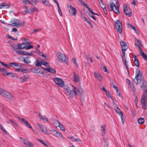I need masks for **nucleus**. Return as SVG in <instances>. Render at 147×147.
I'll list each match as a JSON object with an SVG mask.
<instances>
[{
    "label": "nucleus",
    "mask_w": 147,
    "mask_h": 147,
    "mask_svg": "<svg viewBox=\"0 0 147 147\" xmlns=\"http://www.w3.org/2000/svg\"><path fill=\"white\" fill-rule=\"evenodd\" d=\"M42 64L45 67H47V68L50 66L49 64L46 61L43 62L42 63Z\"/></svg>",
    "instance_id": "nucleus-53"
},
{
    "label": "nucleus",
    "mask_w": 147,
    "mask_h": 147,
    "mask_svg": "<svg viewBox=\"0 0 147 147\" xmlns=\"http://www.w3.org/2000/svg\"><path fill=\"white\" fill-rule=\"evenodd\" d=\"M34 69V72L35 73H37L38 76L42 77H45L44 73V72H41L40 71H38V70L35 69Z\"/></svg>",
    "instance_id": "nucleus-26"
},
{
    "label": "nucleus",
    "mask_w": 147,
    "mask_h": 147,
    "mask_svg": "<svg viewBox=\"0 0 147 147\" xmlns=\"http://www.w3.org/2000/svg\"><path fill=\"white\" fill-rule=\"evenodd\" d=\"M56 5L57 6L58 11V13H59V14L60 15L61 17H62L63 16V15L62 13L61 10L59 7V3H58V4H57Z\"/></svg>",
    "instance_id": "nucleus-35"
},
{
    "label": "nucleus",
    "mask_w": 147,
    "mask_h": 147,
    "mask_svg": "<svg viewBox=\"0 0 147 147\" xmlns=\"http://www.w3.org/2000/svg\"><path fill=\"white\" fill-rule=\"evenodd\" d=\"M141 104L142 108L144 110L146 109L147 108V100L145 99H141Z\"/></svg>",
    "instance_id": "nucleus-16"
},
{
    "label": "nucleus",
    "mask_w": 147,
    "mask_h": 147,
    "mask_svg": "<svg viewBox=\"0 0 147 147\" xmlns=\"http://www.w3.org/2000/svg\"><path fill=\"white\" fill-rule=\"evenodd\" d=\"M37 125L39 127L40 130L42 132L45 134H48L47 133V130L44 125L38 123H37Z\"/></svg>",
    "instance_id": "nucleus-14"
},
{
    "label": "nucleus",
    "mask_w": 147,
    "mask_h": 147,
    "mask_svg": "<svg viewBox=\"0 0 147 147\" xmlns=\"http://www.w3.org/2000/svg\"><path fill=\"white\" fill-rule=\"evenodd\" d=\"M19 82L20 83H22L24 82H26L28 79L29 78L28 76H25L19 78Z\"/></svg>",
    "instance_id": "nucleus-20"
},
{
    "label": "nucleus",
    "mask_w": 147,
    "mask_h": 147,
    "mask_svg": "<svg viewBox=\"0 0 147 147\" xmlns=\"http://www.w3.org/2000/svg\"><path fill=\"white\" fill-rule=\"evenodd\" d=\"M42 68L46 73L49 72L52 74H55L56 73V70L55 69L50 67V66L47 68H43L42 67Z\"/></svg>",
    "instance_id": "nucleus-15"
},
{
    "label": "nucleus",
    "mask_w": 147,
    "mask_h": 147,
    "mask_svg": "<svg viewBox=\"0 0 147 147\" xmlns=\"http://www.w3.org/2000/svg\"><path fill=\"white\" fill-rule=\"evenodd\" d=\"M22 61L24 62L26 64H29L31 63L30 60V57H26L23 58V60H22Z\"/></svg>",
    "instance_id": "nucleus-24"
},
{
    "label": "nucleus",
    "mask_w": 147,
    "mask_h": 147,
    "mask_svg": "<svg viewBox=\"0 0 147 147\" xmlns=\"http://www.w3.org/2000/svg\"><path fill=\"white\" fill-rule=\"evenodd\" d=\"M31 5L34 6L38 2V0H31Z\"/></svg>",
    "instance_id": "nucleus-37"
},
{
    "label": "nucleus",
    "mask_w": 147,
    "mask_h": 147,
    "mask_svg": "<svg viewBox=\"0 0 147 147\" xmlns=\"http://www.w3.org/2000/svg\"><path fill=\"white\" fill-rule=\"evenodd\" d=\"M146 98H147V93H143L141 99H145Z\"/></svg>",
    "instance_id": "nucleus-52"
},
{
    "label": "nucleus",
    "mask_w": 147,
    "mask_h": 147,
    "mask_svg": "<svg viewBox=\"0 0 147 147\" xmlns=\"http://www.w3.org/2000/svg\"><path fill=\"white\" fill-rule=\"evenodd\" d=\"M5 7L7 8H9V6L5 3H2L0 4V9H1L3 8V7Z\"/></svg>",
    "instance_id": "nucleus-38"
},
{
    "label": "nucleus",
    "mask_w": 147,
    "mask_h": 147,
    "mask_svg": "<svg viewBox=\"0 0 147 147\" xmlns=\"http://www.w3.org/2000/svg\"><path fill=\"white\" fill-rule=\"evenodd\" d=\"M26 9L27 11V12L29 13H31V12H32V11L31 9H28L27 7H26Z\"/></svg>",
    "instance_id": "nucleus-60"
},
{
    "label": "nucleus",
    "mask_w": 147,
    "mask_h": 147,
    "mask_svg": "<svg viewBox=\"0 0 147 147\" xmlns=\"http://www.w3.org/2000/svg\"><path fill=\"white\" fill-rule=\"evenodd\" d=\"M121 118V120L122 123L123 124L124 123V118L123 117V115H122V116H120Z\"/></svg>",
    "instance_id": "nucleus-62"
},
{
    "label": "nucleus",
    "mask_w": 147,
    "mask_h": 147,
    "mask_svg": "<svg viewBox=\"0 0 147 147\" xmlns=\"http://www.w3.org/2000/svg\"><path fill=\"white\" fill-rule=\"evenodd\" d=\"M0 63H1L3 66H4L5 67H6L7 68H9L10 67V65H9V64L8 65H7V64H5L4 63H3L1 62H0Z\"/></svg>",
    "instance_id": "nucleus-50"
},
{
    "label": "nucleus",
    "mask_w": 147,
    "mask_h": 147,
    "mask_svg": "<svg viewBox=\"0 0 147 147\" xmlns=\"http://www.w3.org/2000/svg\"><path fill=\"white\" fill-rule=\"evenodd\" d=\"M26 70V69L20 68H16L15 69V71H16L18 72H23L24 71H25Z\"/></svg>",
    "instance_id": "nucleus-43"
},
{
    "label": "nucleus",
    "mask_w": 147,
    "mask_h": 147,
    "mask_svg": "<svg viewBox=\"0 0 147 147\" xmlns=\"http://www.w3.org/2000/svg\"><path fill=\"white\" fill-rule=\"evenodd\" d=\"M140 75H141L139 69H137L136 70V76H138Z\"/></svg>",
    "instance_id": "nucleus-45"
},
{
    "label": "nucleus",
    "mask_w": 147,
    "mask_h": 147,
    "mask_svg": "<svg viewBox=\"0 0 147 147\" xmlns=\"http://www.w3.org/2000/svg\"><path fill=\"white\" fill-rule=\"evenodd\" d=\"M20 139L21 141L23 142L24 144L30 147H34V145L33 144L28 140L26 139L20 137Z\"/></svg>",
    "instance_id": "nucleus-12"
},
{
    "label": "nucleus",
    "mask_w": 147,
    "mask_h": 147,
    "mask_svg": "<svg viewBox=\"0 0 147 147\" xmlns=\"http://www.w3.org/2000/svg\"><path fill=\"white\" fill-rule=\"evenodd\" d=\"M110 6L111 11H114L117 14L119 13V5H116L113 2H110Z\"/></svg>",
    "instance_id": "nucleus-8"
},
{
    "label": "nucleus",
    "mask_w": 147,
    "mask_h": 147,
    "mask_svg": "<svg viewBox=\"0 0 147 147\" xmlns=\"http://www.w3.org/2000/svg\"><path fill=\"white\" fill-rule=\"evenodd\" d=\"M135 40L136 42H137L140 45L142 46L141 43L140 41L138 39L136 38H135Z\"/></svg>",
    "instance_id": "nucleus-61"
},
{
    "label": "nucleus",
    "mask_w": 147,
    "mask_h": 147,
    "mask_svg": "<svg viewBox=\"0 0 147 147\" xmlns=\"http://www.w3.org/2000/svg\"><path fill=\"white\" fill-rule=\"evenodd\" d=\"M0 94L6 98L11 100H13L14 99V96L10 93L0 88Z\"/></svg>",
    "instance_id": "nucleus-6"
},
{
    "label": "nucleus",
    "mask_w": 147,
    "mask_h": 147,
    "mask_svg": "<svg viewBox=\"0 0 147 147\" xmlns=\"http://www.w3.org/2000/svg\"><path fill=\"white\" fill-rule=\"evenodd\" d=\"M9 25L12 26L19 28L21 26L22 23L19 20L15 19L12 22H11V24H10Z\"/></svg>",
    "instance_id": "nucleus-9"
},
{
    "label": "nucleus",
    "mask_w": 147,
    "mask_h": 147,
    "mask_svg": "<svg viewBox=\"0 0 147 147\" xmlns=\"http://www.w3.org/2000/svg\"><path fill=\"white\" fill-rule=\"evenodd\" d=\"M106 126L105 124L101 125L100 128V133L102 136H104L106 133Z\"/></svg>",
    "instance_id": "nucleus-19"
},
{
    "label": "nucleus",
    "mask_w": 147,
    "mask_h": 147,
    "mask_svg": "<svg viewBox=\"0 0 147 147\" xmlns=\"http://www.w3.org/2000/svg\"><path fill=\"white\" fill-rule=\"evenodd\" d=\"M22 40H24V42H22V43L24 45H29V44L31 43V42L29 40L28 38H23Z\"/></svg>",
    "instance_id": "nucleus-27"
},
{
    "label": "nucleus",
    "mask_w": 147,
    "mask_h": 147,
    "mask_svg": "<svg viewBox=\"0 0 147 147\" xmlns=\"http://www.w3.org/2000/svg\"><path fill=\"white\" fill-rule=\"evenodd\" d=\"M11 74V75H10V76L11 77H12V78H13V77H15V76L14 75V74H13L12 73H6V75L5 76H6L7 75H9V74Z\"/></svg>",
    "instance_id": "nucleus-55"
},
{
    "label": "nucleus",
    "mask_w": 147,
    "mask_h": 147,
    "mask_svg": "<svg viewBox=\"0 0 147 147\" xmlns=\"http://www.w3.org/2000/svg\"><path fill=\"white\" fill-rule=\"evenodd\" d=\"M57 56L59 61L62 63H65L66 64H68V58L65 55L63 54L60 52L57 53Z\"/></svg>",
    "instance_id": "nucleus-3"
},
{
    "label": "nucleus",
    "mask_w": 147,
    "mask_h": 147,
    "mask_svg": "<svg viewBox=\"0 0 147 147\" xmlns=\"http://www.w3.org/2000/svg\"><path fill=\"white\" fill-rule=\"evenodd\" d=\"M102 69L103 71H104L108 72H109L107 70V69L106 67L105 66H104L102 67Z\"/></svg>",
    "instance_id": "nucleus-59"
},
{
    "label": "nucleus",
    "mask_w": 147,
    "mask_h": 147,
    "mask_svg": "<svg viewBox=\"0 0 147 147\" xmlns=\"http://www.w3.org/2000/svg\"><path fill=\"white\" fill-rule=\"evenodd\" d=\"M115 26L116 30L118 33L120 34L122 33V25L121 21L117 20L115 22Z\"/></svg>",
    "instance_id": "nucleus-7"
},
{
    "label": "nucleus",
    "mask_w": 147,
    "mask_h": 147,
    "mask_svg": "<svg viewBox=\"0 0 147 147\" xmlns=\"http://www.w3.org/2000/svg\"><path fill=\"white\" fill-rule=\"evenodd\" d=\"M23 43H22L21 44L18 43L17 45H14L13 43L10 44V46L11 47L14 51V49L13 47H16L17 48H19V49H25V50H28L33 48V46L31 45H29L28 46H23Z\"/></svg>",
    "instance_id": "nucleus-4"
},
{
    "label": "nucleus",
    "mask_w": 147,
    "mask_h": 147,
    "mask_svg": "<svg viewBox=\"0 0 147 147\" xmlns=\"http://www.w3.org/2000/svg\"><path fill=\"white\" fill-rule=\"evenodd\" d=\"M120 43L122 48V51L123 54V55L122 56V61L123 63L126 66L127 71L129 73V66L128 62L125 59H124V57L125 56V52L128 48V46L127 45L126 43L123 40H121Z\"/></svg>",
    "instance_id": "nucleus-2"
},
{
    "label": "nucleus",
    "mask_w": 147,
    "mask_h": 147,
    "mask_svg": "<svg viewBox=\"0 0 147 147\" xmlns=\"http://www.w3.org/2000/svg\"><path fill=\"white\" fill-rule=\"evenodd\" d=\"M57 131L55 130H54L52 131L51 134L54 136H56Z\"/></svg>",
    "instance_id": "nucleus-63"
},
{
    "label": "nucleus",
    "mask_w": 147,
    "mask_h": 147,
    "mask_svg": "<svg viewBox=\"0 0 147 147\" xmlns=\"http://www.w3.org/2000/svg\"><path fill=\"white\" fill-rule=\"evenodd\" d=\"M9 65L11 66L12 67H18L19 66V64L18 63H9ZM23 66L22 65H20V66L22 67Z\"/></svg>",
    "instance_id": "nucleus-28"
},
{
    "label": "nucleus",
    "mask_w": 147,
    "mask_h": 147,
    "mask_svg": "<svg viewBox=\"0 0 147 147\" xmlns=\"http://www.w3.org/2000/svg\"><path fill=\"white\" fill-rule=\"evenodd\" d=\"M114 110L117 113L119 116H122V115H123L121 112L120 111V110L118 107H117Z\"/></svg>",
    "instance_id": "nucleus-34"
},
{
    "label": "nucleus",
    "mask_w": 147,
    "mask_h": 147,
    "mask_svg": "<svg viewBox=\"0 0 147 147\" xmlns=\"http://www.w3.org/2000/svg\"><path fill=\"white\" fill-rule=\"evenodd\" d=\"M32 12H38L39 11L38 9L36 7H33L31 8Z\"/></svg>",
    "instance_id": "nucleus-46"
},
{
    "label": "nucleus",
    "mask_w": 147,
    "mask_h": 147,
    "mask_svg": "<svg viewBox=\"0 0 147 147\" xmlns=\"http://www.w3.org/2000/svg\"><path fill=\"white\" fill-rule=\"evenodd\" d=\"M72 59H73V62L74 63V64L76 66H78V64L76 62V59L75 58H73Z\"/></svg>",
    "instance_id": "nucleus-56"
},
{
    "label": "nucleus",
    "mask_w": 147,
    "mask_h": 147,
    "mask_svg": "<svg viewBox=\"0 0 147 147\" xmlns=\"http://www.w3.org/2000/svg\"><path fill=\"white\" fill-rule=\"evenodd\" d=\"M0 71L3 73V75L5 76L7 70L3 68H0Z\"/></svg>",
    "instance_id": "nucleus-39"
},
{
    "label": "nucleus",
    "mask_w": 147,
    "mask_h": 147,
    "mask_svg": "<svg viewBox=\"0 0 147 147\" xmlns=\"http://www.w3.org/2000/svg\"><path fill=\"white\" fill-rule=\"evenodd\" d=\"M94 75L96 79L98 81H102V76L97 72L95 71L94 72Z\"/></svg>",
    "instance_id": "nucleus-21"
},
{
    "label": "nucleus",
    "mask_w": 147,
    "mask_h": 147,
    "mask_svg": "<svg viewBox=\"0 0 147 147\" xmlns=\"http://www.w3.org/2000/svg\"><path fill=\"white\" fill-rule=\"evenodd\" d=\"M74 81L75 82H79L80 81V79L79 77L76 74H74Z\"/></svg>",
    "instance_id": "nucleus-36"
},
{
    "label": "nucleus",
    "mask_w": 147,
    "mask_h": 147,
    "mask_svg": "<svg viewBox=\"0 0 147 147\" xmlns=\"http://www.w3.org/2000/svg\"><path fill=\"white\" fill-rule=\"evenodd\" d=\"M18 119H20L21 121L24 123L26 127L30 128L32 129V127L27 120H26L23 118L19 117Z\"/></svg>",
    "instance_id": "nucleus-18"
},
{
    "label": "nucleus",
    "mask_w": 147,
    "mask_h": 147,
    "mask_svg": "<svg viewBox=\"0 0 147 147\" xmlns=\"http://www.w3.org/2000/svg\"><path fill=\"white\" fill-rule=\"evenodd\" d=\"M38 115L40 117V119L43 120L44 121H48V120L45 116L42 115L39 113H38Z\"/></svg>",
    "instance_id": "nucleus-31"
},
{
    "label": "nucleus",
    "mask_w": 147,
    "mask_h": 147,
    "mask_svg": "<svg viewBox=\"0 0 147 147\" xmlns=\"http://www.w3.org/2000/svg\"><path fill=\"white\" fill-rule=\"evenodd\" d=\"M41 2L48 7L50 6V4L49 2L47 0H40Z\"/></svg>",
    "instance_id": "nucleus-30"
},
{
    "label": "nucleus",
    "mask_w": 147,
    "mask_h": 147,
    "mask_svg": "<svg viewBox=\"0 0 147 147\" xmlns=\"http://www.w3.org/2000/svg\"><path fill=\"white\" fill-rule=\"evenodd\" d=\"M128 27L129 28H131L132 29H133L134 31L136 30V28L133 26L131 24H127Z\"/></svg>",
    "instance_id": "nucleus-44"
},
{
    "label": "nucleus",
    "mask_w": 147,
    "mask_h": 147,
    "mask_svg": "<svg viewBox=\"0 0 147 147\" xmlns=\"http://www.w3.org/2000/svg\"><path fill=\"white\" fill-rule=\"evenodd\" d=\"M142 78L141 75L136 76L135 78L134 79L133 81L134 83L137 84H139L140 82L141 79Z\"/></svg>",
    "instance_id": "nucleus-22"
},
{
    "label": "nucleus",
    "mask_w": 147,
    "mask_h": 147,
    "mask_svg": "<svg viewBox=\"0 0 147 147\" xmlns=\"http://www.w3.org/2000/svg\"><path fill=\"white\" fill-rule=\"evenodd\" d=\"M58 126H59V127L60 128L61 130L63 131H65V128L61 123L59 124Z\"/></svg>",
    "instance_id": "nucleus-42"
},
{
    "label": "nucleus",
    "mask_w": 147,
    "mask_h": 147,
    "mask_svg": "<svg viewBox=\"0 0 147 147\" xmlns=\"http://www.w3.org/2000/svg\"><path fill=\"white\" fill-rule=\"evenodd\" d=\"M105 94H106V95H107V96H108V97L111 98V99L113 101V102H114V100L111 97V96L110 95L109 92L107 90H105Z\"/></svg>",
    "instance_id": "nucleus-41"
},
{
    "label": "nucleus",
    "mask_w": 147,
    "mask_h": 147,
    "mask_svg": "<svg viewBox=\"0 0 147 147\" xmlns=\"http://www.w3.org/2000/svg\"><path fill=\"white\" fill-rule=\"evenodd\" d=\"M0 129L3 132H4L5 134H7V132L5 129L2 126L0 127Z\"/></svg>",
    "instance_id": "nucleus-57"
},
{
    "label": "nucleus",
    "mask_w": 147,
    "mask_h": 147,
    "mask_svg": "<svg viewBox=\"0 0 147 147\" xmlns=\"http://www.w3.org/2000/svg\"><path fill=\"white\" fill-rule=\"evenodd\" d=\"M69 12L70 14L73 16H75L77 14V11L75 8L70 6Z\"/></svg>",
    "instance_id": "nucleus-17"
},
{
    "label": "nucleus",
    "mask_w": 147,
    "mask_h": 147,
    "mask_svg": "<svg viewBox=\"0 0 147 147\" xmlns=\"http://www.w3.org/2000/svg\"><path fill=\"white\" fill-rule=\"evenodd\" d=\"M23 2L26 4L31 5V1L29 0H23Z\"/></svg>",
    "instance_id": "nucleus-47"
},
{
    "label": "nucleus",
    "mask_w": 147,
    "mask_h": 147,
    "mask_svg": "<svg viewBox=\"0 0 147 147\" xmlns=\"http://www.w3.org/2000/svg\"><path fill=\"white\" fill-rule=\"evenodd\" d=\"M138 121L139 124H142L144 122V119L143 118L140 117L138 119Z\"/></svg>",
    "instance_id": "nucleus-33"
},
{
    "label": "nucleus",
    "mask_w": 147,
    "mask_h": 147,
    "mask_svg": "<svg viewBox=\"0 0 147 147\" xmlns=\"http://www.w3.org/2000/svg\"><path fill=\"white\" fill-rule=\"evenodd\" d=\"M0 94L6 98L11 100H13L14 99V96L10 93L0 88Z\"/></svg>",
    "instance_id": "nucleus-5"
},
{
    "label": "nucleus",
    "mask_w": 147,
    "mask_h": 147,
    "mask_svg": "<svg viewBox=\"0 0 147 147\" xmlns=\"http://www.w3.org/2000/svg\"><path fill=\"white\" fill-rule=\"evenodd\" d=\"M56 136L60 138L62 140H64L65 138L61 133L57 131Z\"/></svg>",
    "instance_id": "nucleus-32"
},
{
    "label": "nucleus",
    "mask_w": 147,
    "mask_h": 147,
    "mask_svg": "<svg viewBox=\"0 0 147 147\" xmlns=\"http://www.w3.org/2000/svg\"><path fill=\"white\" fill-rule=\"evenodd\" d=\"M37 140L41 142L44 145L46 146L47 147L50 146L49 143L47 141H44L39 139H37Z\"/></svg>",
    "instance_id": "nucleus-25"
},
{
    "label": "nucleus",
    "mask_w": 147,
    "mask_h": 147,
    "mask_svg": "<svg viewBox=\"0 0 147 147\" xmlns=\"http://www.w3.org/2000/svg\"><path fill=\"white\" fill-rule=\"evenodd\" d=\"M53 81L59 87H63L64 83L61 79L57 78H53Z\"/></svg>",
    "instance_id": "nucleus-10"
},
{
    "label": "nucleus",
    "mask_w": 147,
    "mask_h": 147,
    "mask_svg": "<svg viewBox=\"0 0 147 147\" xmlns=\"http://www.w3.org/2000/svg\"><path fill=\"white\" fill-rule=\"evenodd\" d=\"M67 138L74 141H75V140L76 139V138L74 136L68 137Z\"/></svg>",
    "instance_id": "nucleus-51"
},
{
    "label": "nucleus",
    "mask_w": 147,
    "mask_h": 147,
    "mask_svg": "<svg viewBox=\"0 0 147 147\" xmlns=\"http://www.w3.org/2000/svg\"><path fill=\"white\" fill-rule=\"evenodd\" d=\"M124 12L126 15L130 17L132 15L131 11V9L126 6V5L124 4L123 5Z\"/></svg>",
    "instance_id": "nucleus-11"
},
{
    "label": "nucleus",
    "mask_w": 147,
    "mask_h": 147,
    "mask_svg": "<svg viewBox=\"0 0 147 147\" xmlns=\"http://www.w3.org/2000/svg\"><path fill=\"white\" fill-rule=\"evenodd\" d=\"M100 6L102 8H105V7H106L104 2L102 1V0H100Z\"/></svg>",
    "instance_id": "nucleus-48"
},
{
    "label": "nucleus",
    "mask_w": 147,
    "mask_h": 147,
    "mask_svg": "<svg viewBox=\"0 0 147 147\" xmlns=\"http://www.w3.org/2000/svg\"><path fill=\"white\" fill-rule=\"evenodd\" d=\"M141 87L142 90L147 89V83L143 79L142 80V84Z\"/></svg>",
    "instance_id": "nucleus-23"
},
{
    "label": "nucleus",
    "mask_w": 147,
    "mask_h": 147,
    "mask_svg": "<svg viewBox=\"0 0 147 147\" xmlns=\"http://www.w3.org/2000/svg\"><path fill=\"white\" fill-rule=\"evenodd\" d=\"M60 124V123L58 121L55 119H54L53 120L52 123L53 125L56 127L58 126Z\"/></svg>",
    "instance_id": "nucleus-29"
},
{
    "label": "nucleus",
    "mask_w": 147,
    "mask_h": 147,
    "mask_svg": "<svg viewBox=\"0 0 147 147\" xmlns=\"http://www.w3.org/2000/svg\"><path fill=\"white\" fill-rule=\"evenodd\" d=\"M141 55H142L143 59L145 61H147V55H146L144 53H143Z\"/></svg>",
    "instance_id": "nucleus-49"
},
{
    "label": "nucleus",
    "mask_w": 147,
    "mask_h": 147,
    "mask_svg": "<svg viewBox=\"0 0 147 147\" xmlns=\"http://www.w3.org/2000/svg\"><path fill=\"white\" fill-rule=\"evenodd\" d=\"M39 55L43 57L45 59L47 60L48 58V56L46 54H43L41 52H40Z\"/></svg>",
    "instance_id": "nucleus-40"
},
{
    "label": "nucleus",
    "mask_w": 147,
    "mask_h": 147,
    "mask_svg": "<svg viewBox=\"0 0 147 147\" xmlns=\"http://www.w3.org/2000/svg\"><path fill=\"white\" fill-rule=\"evenodd\" d=\"M14 49V51H15L16 53L20 55H27L28 52L26 51H22L21 49H19V48H17L16 47H13Z\"/></svg>",
    "instance_id": "nucleus-13"
},
{
    "label": "nucleus",
    "mask_w": 147,
    "mask_h": 147,
    "mask_svg": "<svg viewBox=\"0 0 147 147\" xmlns=\"http://www.w3.org/2000/svg\"><path fill=\"white\" fill-rule=\"evenodd\" d=\"M35 65L36 66L40 67L41 65V63L39 61H36Z\"/></svg>",
    "instance_id": "nucleus-54"
},
{
    "label": "nucleus",
    "mask_w": 147,
    "mask_h": 147,
    "mask_svg": "<svg viewBox=\"0 0 147 147\" xmlns=\"http://www.w3.org/2000/svg\"><path fill=\"white\" fill-rule=\"evenodd\" d=\"M80 93L81 94H84V91L82 88H80Z\"/></svg>",
    "instance_id": "nucleus-64"
},
{
    "label": "nucleus",
    "mask_w": 147,
    "mask_h": 147,
    "mask_svg": "<svg viewBox=\"0 0 147 147\" xmlns=\"http://www.w3.org/2000/svg\"><path fill=\"white\" fill-rule=\"evenodd\" d=\"M73 90H72L70 87L69 86H65L64 88V90L65 94L69 97L71 98L73 97L74 95L73 92L76 96H78L80 92L78 89L73 85L72 86Z\"/></svg>",
    "instance_id": "nucleus-1"
},
{
    "label": "nucleus",
    "mask_w": 147,
    "mask_h": 147,
    "mask_svg": "<svg viewBox=\"0 0 147 147\" xmlns=\"http://www.w3.org/2000/svg\"><path fill=\"white\" fill-rule=\"evenodd\" d=\"M75 142L79 143H82V140L79 138H76V140H75Z\"/></svg>",
    "instance_id": "nucleus-58"
}]
</instances>
